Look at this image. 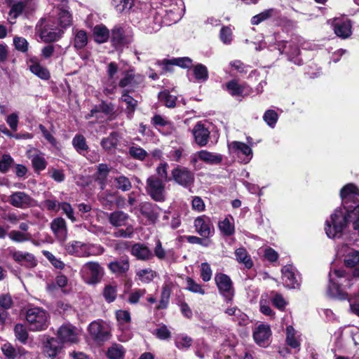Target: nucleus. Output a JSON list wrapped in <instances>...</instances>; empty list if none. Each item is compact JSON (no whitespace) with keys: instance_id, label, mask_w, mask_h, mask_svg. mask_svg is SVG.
Here are the masks:
<instances>
[{"instance_id":"obj_1","label":"nucleus","mask_w":359,"mask_h":359,"mask_svg":"<svg viewBox=\"0 0 359 359\" xmlns=\"http://www.w3.org/2000/svg\"><path fill=\"white\" fill-rule=\"evenodd\" d=\"M344 210L345 212L341 208H337L330 215V221H326L325 231L329 238H334L338 235L341 236L351 222L353 223V229L359 228V208L355 210Z\"/></svg>"},{"instance_id":"obj_2","label":"nucleus","mask_w":359,"mask_h":359,"mask_svg":"<svg viewBox=\"0 0 359 359\" xmlns=\"http://www.w3.org/2000/svg\"><path fill=\"white\" fill-rule=\"evenodd\" d=\"M36 30L41 39L46 43L60 40L64 31L60 28L53 19L41 18L36 26Z\"/></svg>"},{"instance_id":"obj_3","label":"nucleus","mask_w":359,"mask_h":359,"mask_svg":"<svg viewBox=\"0 0 359 359\" xmlns=\"http://www.w3.org/2000/svg\"><path fill=\"white\" fill-rule=\"evenodd\" d=\"M25 320L30 331L46 330L50 324L49 313L41 307H33L26 311Z\"/></svg>"},{"instance_id":"obj_4","label":"nucleus","mask_w":359,"mask_h":359,"mask_svg":"<svg viewBox=\"0 0 359 359\" xmlns=\"http://www.w3.org/2000/svg\"><path fill=\"white\" fill-rule=\"evenodd\" d=\"M145 191L154 201L163 203L166 200L165 184L156 175H151L146 180Z\"/></svg>"},{"instance_id":"obj_5","label":"nucleus","mask_w":359,"mask_h":359,"mask_svg":"<svg viewBox=\"0 0 359 359\" xmlns=\"http://www.w3.org/2000/svg\"><path fill=\"white\" fill-rule=\"evenodd\" d=\"M340 198L344 209L355 210L359 208V189L355 184L344 185L340 190Z\"/></svg>"},{"instance_id":"obj_6","label":"nucleus","mask_w":359,"mask_h":359,"mask_svg":"<svg viewBox=\"0 0 359 359\" xmlns=\"http://www.w3.org/2000/svg\"><path fill=\"white\" fill-rule=\"evenodd\" d=\"M171 180L185 189H190L194 184L195 175L188 168L177 165L171 171Z\"/></svg>"},{"instance_id":"obj_7","label":"nucleus","mask_w":359,"mask_h":359,"mask_svg":"<svg viewBox=\"0 0 359 359\" xmlns=\"http://www.w3.org/2000/svg\"><path fill=\"white\" fill-rule=\"evenodd\" d=\"M215 281L219 294L224 297L226 302H231L235 292L231 278L225 273H217L215 274Z\"/></svg>"},{"instance_id":"obj_8","label":"nucleus","mask_w":359,"mask_h":359,"mask_svg":"<svg viewBox=\"0 0 359 359\" xmlns=\"http://www.w3.org/2000/svg\"><path fill=\"white\" fill-rule=\"evenodd\" d=\"M42 351L47 358L60 359V355L64 351V344L57 337L46 336L42 342Z\"/></svg>"},{"instance_id":"obj_9","label":"nucleus","mask_w":359,"mask_h":359,"mask_svg":"<svg viewBox=\"0 0 359 359\" xmlns=\"http://www.w3.org/2000/svg\"><path fill=\"white\" fill-rule=\"evenodd\" d=\"M85 282L89 285L100 283L104 276V269L97 262L86 263L82 269Z\"/></svg>"},{"instance_id":"obj_10","label":"nucleus","mask_w":359,"mask_h":359,"mask_svg":"<svg viewBox=\"0 0 359 359\" xmlns=\"http://www.w3.org/2000/svg\"><path fill=\"white\" fill-rule=\"evenodd\" d=\"M195 231L203 238H209L215 234V227L210 217L203 215L194 221Z\"/></svg>"},{"instance_id":"obj_11","label":"nucleus","mask_w":359,"mask_h":359,"mask_svg":"<svg viewBox=\"0 0 359 359\" xmlns=\"http://www.w3.org/2000/svg\"><path fill=\"white\" fill-rule=\"evenodd\" d=\"M123 77L118 82V86L122 88L135 89L144 81V77L140 74H136L133 69H129L122 72Z\"/></svg>"},{"instance_id":"obj_12","label":"nucleus","mask_w":359,"mask_h":359,"mask_svg":"<svg viewBox=\"0 0 359 359\" xmlns=\"http://www.w3.org/2000/svg\"><path fill=\"white\" fill-rule=\"evenodd\" d=\"M57 338L63 344H76L79 341L77 328L70 324L62 325L57 331Z\"/></svg>"},{"instance_id":"obj_13","label":"nucleus","mask_w":359,"mask_h":359,"mask_svg":"<svg viewBox=\"0 0 359 359\" xmlns=\"http://www.w3.org/2000/svg\"><path fill=\"white\" fill-rule=\"evenodd\" d=\"M332 26L334 34L342 39H348L352 34V21L348 18H336Z\"/></svg>"},{"instance_id":"obj_14","label":"nucleus","mask_w":359,"mask_h":359,"mask_svg":"<svg viewBox=\"0 0 359 359\" xmlns=\"http://www.w3.org/2000/svg\"><path fill=\"white\" fill-rule=\"evenodd\" d=\"M110 42L116 49L121 48L129 44L130 40L126 34L124 28L121 25H116L110 31Z\"/></svg>"},{"instance_id":"obj_15","label":"nucleus","mask_w":359,"mask_h":359,"mask_svg":"<svg viewBox=\"0 0 359 359\" xmlns=\"http://www.w3.org/2000/svg\"><path fill=\"white\" fill-rule=\"evenodd\" d=\"M88 331L92 339L97 344L108 341L111 337L109 328L95 321L89 325Z\"/></svg>"},{"instance_id":"obj_16","label":"nucleus","mask_w":359,"mask_h":359,"mask_svg":"<svg viewBox=\"0 0 359 359\" xmlns=\"http://www.w3.org/2000/svg\"><path fill=\"white\" fill-rule=\"evenodd\" d=\"M12 259L21 266L26 269H33L37 266L38 261L36 257L28 252L14 250L10 252Z\"/></svg>"},{"instance_id":"obj_17","label":"nucleus","mask_w":359,"mask_h":359,"mask_svg":"<svg viewBox=\"0 0 359 359\" xmlns=\"http://www.w3.org/2000/svg\"><path fill=\"white\" fill-rule=\"evenodd\" d=\"M271 336V330L269 325L259 324L253 331L252 337L255 343L261 347H267L269 345V338Z\"/></svg>"},{"instance_id":"obj_18","label":"nucleus","mask_w":359,"mask_h":359,"mask_svg":"<svg viewBox=\"0 0 359 359\" xmlns=\"http://www.w3.org/2000/svg\"><path fill=\"white\" fill-rule=\"evenodd\" d=\"M8 202L15 208L25 209L32 206L34 199L24 191H15L9 196Z\"/></svg>"},{"instance_id":"obj_19","label":"nucleus","mask_w":359,"mask_h":359,"mask_svg":"<svg viewBox=\"0 0 359 359\" xmlns=\"http://www.w3.org/2000/svg\"><path fill=\"white\" fill-rule=\"evenodd\" d=\"M107 267L111 273L116 276L125 275L130 269V262L127 256L121 257L118 259L110 262Z\"/></svg>"},{"instance_id":"obj_20","label":"nucleus","mask_w":359,"mask_h":359,"mask_svg":"<svg viewBox=\"0 0 359 359\" xmlns=\"http://www.w3.org/2000/svg\"><path fill=\"white\" fill-rule=\"evenodd\" d=\"M196 143L200 147L206 146L210 139V133L203 123L198 122L192 130Z\"/></svg>"},{"instance_id":"obj_21","label":"nucleus","mask_w":359,"mask_h":359,"mask_svg":"<svg viewBox=\"0 0 359 359\" xmlns=\"http://www.w3.org/2000/svg\"><path fill=\"white\" fill-rule=\"evenodd\" d=\"M248 87L246 83H239L236 79H231L225 84V90L232 97H244L245 95L248 94L247 92Z\"/></svg>"},{"instance_id":"obj_22","label":"nucleus","mask_w":359,"mask_h":359,"mask_svg":"<svg viewBox=\"0 0 359 359\" xmlns=\"http://www.w3.org/2000/svg\"><path fill=\"white\" fill-rule=\"evenodd\" d=\"M283 280L285 285L290 289H299L301 282L292 269V266H285L282 270Z\"/></svg>"},{"instance_id":"obj_23","label":"nucleus","mask_w":359,"mask_h":359,"mask_svg":"<svg viewBox=\"0 0 359 359\" xmlns=\"http://www.w3.org/2000/svg\"><path fill=\"white\" fill-rule=\"evenodd\" d=\"M157 209H159L158 206L151 202L145 201L140 205V213L153 224L157 221L159 217Z\"/></svg>"},{"instance_id":"obj_24","label":"nucleus","mask_w":359,"mask_h":359,"mask_svg":"<svg viewBox=\"0 0 359 359\" xmlns=\"http://www.w3.org/2000/svg\"><path fill=\"white\" fill-rule=\"evenodd\" d=\"M110 171L111 168L106 163H100L97 166V170L93 175V178L101 190H104L107 186V177Z\"/></svg>"},{"instance_id":"obj_25","label":"nucleus","mask_w":359,"mask_h":359,"mask_svg":"<svg viewBox=\"0 0 359 359\" xmlns=\"http://www.w3.org/2000/svg\"><path fill=\"white\" fill-rule=\"evenodd\" d=\"M29 69L30 72L42 80L48 81L50 79V73L48 68L41 65L36 57L29 59Z\"/></svg>"},{"instance_id":"obj_26","label":"nucleus","mask_w":359,"mask_h":359,"mask_svg":"<svg viewBox=\"0 0 359 359\" xmlns=\"http://www.w3.org/2000/svg\"><path fill=\"white\" fill-rule=\"evenodd\" d=\"M133 92L134 89H124L121 97V100L126 104V113L129 118L133 116L138 104L137 100L129 95Z\"/></svg>"},{"instance_id":"obj_27","label":"nucleus","mask_w":359,"mask_h":359,"mask_svg":"<svg viewBox=\"0 0 359 359\" xmlns=\"http://www.w3.org/2000/svg\"><path fill=\"white\" fill-rule=\"evenodd\" d=\"M92 36L95 43L102 44L107 42L110 37V31L102 23L96 25L92 29Z\"/></svg>"},{"instance_id":"obj_28","label":"nucleus","mask_w":359,"mask_h":359,"mask_svg":"<svg viewBox=\"0 0 359 359\" xmlns=\"http://www.w3.org/2000/svg\"><path fill=\"white\" fill-rule=\"evenodd\" d=\"M131 255L135 256L137 259L147 261L152 258L151 250L145 245L137 243L132 245Z\"/></svg>"},{"instance_id":"obj_29","label":"nucleus","mask_w":359,"mask_h":359,"mask_svg":"<svg viewBox=\"0 0 359 359\" xmlns=\"http://www.w3.org/2000/svg\"><path fill=\"white\" fill-rule=\"evenodd\" d=\"M129 215L121 210H115L108 214V221L114 227L125 226Z\"/></svg>"},{"instance_id":"obj_30","label":"nucleus","mask_w":359,"mask_h":359,"mask_svg":"<svg viewBox=\"0 0 359 359\" xmlns=\"http://www.w3.org/2000/svg\"><path fill=\"white\" fill-rule=\"evenodd\" d=\"M50 229L57 237H64L67 233V226L62 217H56L50 222Z\"/></svg>"},{"instance_id":"obj_31","label":"nucleus","mask_w":359,"mask_h":359,"mask_svg":"<svg viewBox=\"0 0 359 359\" xmlns=\"http://www.w3.org/2000/svg\"><path fill=\"white\" fill-rule=\"evenodd\" d=\"M218 228L224 236H231L235 233V225L233 217H226L218 222Z\"/></svg>"},{"instance_id":"obj_32","label":"nucleus","mask_w":359,"mask_h":359,"mask_svg":"<svg viewBox=\"0 0 359 359\" xmlns=\"http://www.w3.org/2000/svg\"><path fill=\"white\" fill-rule=\"evenodd\" d=\"M74 47L76 50L83 49L88 43V33L84 29H74Z\"/></svg>"},{"instance_id":"obj_33","label":"nucleus","mask_w":359,"mask_h":359,"mask_svg":"<svg viewBox=\"0 0 359 359\" xmlns=\"http://www.w3.org/2000/svg\"><path fill=\"white\" fill-rule=\"evenodd\" d=\"M116 193L109 190L103 191L98 195V201L103 208L111 210L115 206Z\"/></svg>"},{"instance_id":"obj_34","label":"nucleus","mask_w":359,"mask_h":359,"mask_svg":"<svg viewBox=\"0 0 359 359\" xmlns=\"http://www.w3.org/2000/svg\"><path fill=\"white\" fill-rule=\"evenodd\" d=\"M119 134L116 131H113L109 135L102 139L100 145L103 149L109 151L113 149H116L118 144Z\"/></svg>"},{"instance_id":"obj_35","label":"nucleus","mask_w":359,"mask_h":359,"mask_svg":"<svg viewBox=\"0 0 359 359\" xmlns=\"http://www.w3.org/2000/svg\"><path fill=\"white\" fill-rule=\"evenodd\" d=\"M194 79L198 82H205L209 79V72L207 67L201 63L193 65L191 67Z\"/></svg>"},{"instance_id":"obj_36","label":"nucleus","mask_w":359,"mask_h":359,"mask_svg":"<svg viewBox=\"0 0 359 359\" xmlns=\"http://www.w3.org/2000/svg\"><path fill=\"white\" fill-rule=\"evenodd\" d=\"M198 156L201 161L212 165H218L222 161V156L221 154H213L206 150L198 151Z\"/></svg>"},{"instance_id":"obj_37","label":"nucleus","mask_w":359,"mask_h":359,"mask_svg":"<svg viewBox=\"0 0 359 359\" xmlns=\"http://www.w3.org/2000/svg\"><path fill=\"white\" fill-rule=\"evenodd\" d=\"M235 256L236 260L239 263L243 264L246 269H250L253 266V261L244 247H241L236 249L235 251Z\"/></svg>"},{"instance_id":"obj_38","label":"nucleus","mask_w":359,"mask_h":359,"mask_svg":"<svg viewBox=\"0 0 359 359\" xmlns=\"http://www.w3.org/2000/svg\"><path fill=\"white\" fill-rule=\"evenodd\" d=\"M72 144L76 151L81 155H85L89 149L86 137L81 134H76L74 137Z\"/></svg>"},{"instance_id":"obj_39","label":"nucleus","mask_w":359,"mask_h":359,"mask_svg":"<svg viewBox=\"0 0 359 359\" xmlns=\"http://www.w3.org/2000/svg\"><path fill=\"white\" fill-rule=\"evenodd\" d=\"M158 98L168 108H174L176 106L177 97L171 95L168 90H164L158 93Z\"/></svg>"},{"instance_id":"obj_40","label":"nucleus","mask_w":359,"mask_h":359,"mask_svg":"<svg viewBox=\"0 0 359 359\" xmlns=\"http://www.w3.org/2000/svg\"><path fill=\"white\" fill-rule=\"evenodd\" d=\"M72 24V14L65 9H60L58 13V22L57 25L62 29H66L71 26Z\"/></svg>"},{"instance_id":"obj_41","label":"nucleus","mask_w":359,"mask_h":359,"mask_svg":"<svg viewBox=\"0 0 359 359\" xmlns=\"http://www.w3.org/2000/svg\"><path fill=\"white\" fill-rule=\"evenodd\" d=\"M230 146L235 152H241L245 156L250 157V159L252 157V150L247 144L242 142L233 141Z\"/></svg>"},{"instance_id":"obj_42","label":"nucleus","mask_w":359,"mask_h":359,"mask_svg":"<svg viewBox=\"0 0 359 359\" xmlns=\"http://www.w3.org/2000/svg\"><path fill=\"white\" fill-rule=\"evenodd\" d=\"M111 4L118 13H126L133 6V0H112Z\"/></svg>"},{"instance_id":"obj_43","label":"nucleus","mask_w":359,"mask_h":359,"mask_svg":"<svg viewBox=\"0 0 359 359\" xmlns=\"http://www.w3.org/2000/svg\"><path fill=\"white\" fill-rule=\"evenodd\" d=\"M1 350L5 357L6 359H16L20 353V348L18 350L9 342H6L4 344Z\"/></svg>"},{"instance_id":"obj_44","label":"nucleus","mask_w":359,"mask_h":359,"mask_svg":"<svg viewBox=\"0 0 359 359\" xmlns=\"http://www.w3.org/2000/svg\"><path fill=\"white\" fill-rule=\"evenodd\" d=\"M102 295L107 303L114 302L117 297V285H106L103 289Z\"/></svg>"},{"instance_id":"obj_45","label":"nucleus","mask_w":359,"mask_h":359,"mask_svg":"<svg viewBox=\"0 0 359 359\" xmlns=\"http://www.w3.org/2000/svg\"><path fill=\"white\" fill-rule=\"evenodd\" d=\"M8 236L11 241L15 243H24L29 241L32 239L31 233H24L17 230L11 231Z\"/></svg>"},{"instance_id":"obj_46","label":"nucleus","mask_w":359,"mask_h":359,"mask_svg":"<svg viewBox=\"0 0 359 359\" xmlns=\"http://www.w3.org/2000/svg\"><path fill=\"white\" fill-rule=\"evenodd\" d=\"M14 334L16 339L22 344H26L29 337L27 329L21 323H18L14 327Z\"/></svg>"},{"instance_id":"obj_47","label":"nucleus","mask_w":359,"mask_h":359,"mask_svg":"<svg viewBox=\"0 0 359 359\" xmlns=\"http://www.w3.org/2000/svg\"><path fill=\"white\" fill-rule=\"evenodd\" d=\"M128 154L133 159L144 161L148 156L146 150L139 146H131L129 147Z\"/></svg>"},{"instance_id":"obj_48","label":"nucleus","mask_w":359,"mask_h":359,"mask_svg":"<svg viewBox=\"0 0 359 359\" xmlns=\"http://www.w3.org/2000/svg\"><path fill=\"white\" fill-rule=\"evenodd\" d=\"M14 165L13 158L9 154H4L0 159V172L6 173Z\"/></svg>"},{"instance_id":"obj_49","label":"nucleus","mask_w":359,"mask_h":359,"mask_svg":"<svg viewBox=\"0 0 359 359\" xmlns=\"http://www.w3.org/2000/svg\"><path fill=\"white\" fill-rule=\"evenodd\" d=\"M275 13V9L269 8L266 9L260 13L253 16L251 19V23L253 25H257L263 21H265L271 18Z\"/></svg>"},{"instance_id":"obj_50","label":"nucleus","mask_w":359,"mask_h":359,"mask_svg":"<svg viewBox=\"0 0 359 359\" xmlns=\"http://www.w3.org/2000/svg\"><path fill=\"white\" fill-rule=\"evenodd\" d=\"M124 349L121 345L115 344L108 348L107 355L109 359H121L124 357Z\"/></svg>"},{"instance_id":"obj_51","label":"nucleus","mask_w":359,"mask_h":359,"mask_svg":"<svg viewBox=\"0 0 359 359\" xmlns=\"http://www.w3.org/2000/svg\"><path fill=\"white\" fill-rule=\"evenodd\" d=\"M187 287L186 290L196 294L203 295L205 294V290L202 285L197 283L192 278L187 276L186 278Z\"/></svg>"},{"instance_id":"obj_52","label":"nucleus","mask_w":359,"mask_h":359,"mask_svg":"<svg viewBox=\"0 0 359 359\" xmlns=\"http://www.w3.org/2000/svg\"><path fill=\"white\" fill-rule=\"evenodd\" d=\"M114 182L116 183V188L122 191H128L132 188L130 180L125 175H121L115 177Z\"/></svg>"},{"instance_id":"obj_53","label":"nucleus","mask_w":359,"mask_h":359,"mask_svg":"<svg viewBox=\"0 0 359 359\" xmlns=\"http://www.w3.org/2000/svg\"><path fill=\"white\" fill-rule=\"evenodd\" d=\"M328 290L332 297L340 299H345L348 296L347 293L344 292L341 290V286L336 283H330L328 287Z\"/></svg>"},{"instance_id":"obj_54","label":"nucleus","mask_w":359,"mask_h":359,"mask_svg":"<svg viewBox=\"0 0 359 359\" xmlns=\"http://www.w3.org/2000/svg\"><path fill=\"white\" fill-rule=\"evenodd\" d=\"M137 275L142 282L148 283L153 280L156 276V272L151 269H144L140 270Z\"/></svg>"},{"instance_id":"obj_55","label":"nucleus","mask_w":359,"mask_h":359,"mask_svg":"<svg viewBox=\"0 0 359 359\" xmlns=\"http://www.w3.org/2000/svg\"><path fill=\"white\" fill-rule=\"evenodd\" d=\"M168 165L167 163H161L156 168V171L159 177L163 182H168L171 181V176L168 177L167 168Z\"/></svg>"},{"instance_id":"obj_56","label":"nucleus","mask_w":359,"mask_h":359,"mask_svg":"<svg viewBox=\"0 0 359 359\" xmlns=\"http://www.w3.org/2000/svg\"><path fill=\"white\" fill-rule=\"evenodd\" d=\"M278 118L277 112L273 109H268L265 111L263 119L271 127H273Z\"/></svg>"},{"instance_id":"obj_57","label":"nucleus","mask_w":359,"mask_h":359,"mask_svg":"<svg viewBox=\"0 0 359 359\" xmlns=\"http://www.w3.org/2000/svg\"><path fill=\"white\" fill-rule=\"evenodd\" d=\"M173 64L182 69H190L193 66V60L189 57H173Z\"/></svg>"},{"instance_id":"obj_58","label":"nucleus","mask_w":359,"mask_h":359,"mask_svg":"<svg viewBox=\"0 0 359 359\" xmlns=\"http://www.w3.org/2000/svg\"><path fill=\"white\" fill-rule=\"evenodd\" d=\"M83 247L86 248V245L80 241H74L66 245V250L69 254L78 256L79 250Z\"/></svg>"},{"instance_id":"obj_59","label":"nucleus","mask_w":359,"mask_h":359,"mask_svg":"<svg viewBox=\"0 0 359 359\" xmlns=\"http://www.w3.org/2000/svg\"><path fill=\"white\" fill-rule=\"evenodd\" d=\"M219 39L225 44H230L232 41V31L228 26H223L219 31Z\"/></svg>"},{"instance_id":"obj_60","label":"nucleus","mask_w":359,"mask_h":359,"mask_svg":"<svg viewBox=\"0 0 359 359\" xmlns=\"http://www.w3.org/2000/svg\"><path fill=\"white\" fill-rule=\"evenodd\" d=\"M359 264V252L354 251L348 254L344 259L346 267L353 268Z\"/></svg>"},{"instance_id":"obj_61","label":"nucleus","mask_w":359,"mask_h":359,"mask_svg":"<svg viewBox=\"0 0 359 359\" xmlns=\"http://www.w3.org/2000/svg\"><path fill=\"white\" fill-rule=\"evenodd\" d=\"M59 208L62 210V212L67 215V217L72 222L76 221L74 217V210L69 203L62 202L59 203Z\"/></svg>"},{"instance_id":"obj_62","label":"nucleus","mask_w":359,"mask_h":359,"mask_svg":"<svg viewBox=\"0 0 359 359\" xmlns=\"http://www.w3.org/2000/svg\"><path fill=\"white\" fill-rule=\"evenodd\" d=\"M101 112L109 116H114L116 114L114 104L111 102H107L102 100L100 104Z\"/></svg>"},{"instance_id":"obj_63","label":"nucleus","mask_w":359,"mask_h":359,"mask_svg":"<svg viewBox=\"0 0 359 359\" xmlns=\"http://www.w3.org/2000/svg\"><path fill=\"white\" fill-rule=\"evenodd\" d=\"M146 293V289H135L128 297V303L130 304H137L140 297H143Z\"/></svg>"},{"instance_id":"obj_64","label":"nucleus","mask_w":359,"mask_h":359,"mask_svg":"<svg viewBox=\"0 0 359 359\" xmlns=\"http://www.w3.org/2000/svg\"><path fill=\"white\" fill-rule=\"evenodd\" d=\"M13 43L15 49L18 51L26 53L28 50V42L23 37L15 36L13 39Z\"/></svg>"}]
</instances>
